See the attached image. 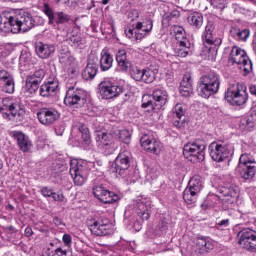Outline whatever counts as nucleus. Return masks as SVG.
<instances>
[{
    "instance_id": "nucleus-6",
    "label": "nucleus",
    "mask_w": 256,
    "mask_h": 256,
    "mask_svg": "<svg viewBox=\"0 0 256 256\" xmlns=\"http://www.w3.org/2000/svg\"><path fill=\"white\" fill-rule=\"evenodd\" d=\"M87 97H89L87 91L75 86H71L66 91L64 103L67 105V107H73V109H81L82 107H85V104L87 103Z\"/></svg>"
},
{
    "instance_id": "nucleus-32",
    "label": "nucleus",
    "mask_w": 256,
    "mask_h": 256,
    "mask_svg": "<svg viewBox=\"0 0 256 256\" xmlns=\"http://www.w3.org/2000/svg\"><path fill=\"white\" fill-rule=\"evenodd\" d=\"M173 113L175 117L174 125L175 127H183L185 125V105L176 104L173 108Z\"/></svg>"
},
{
    "instance_id": "nucleus-4",
    "label": "nucleus",
    "mask_w": 256,
    "mask_h": 256,
    "mask_svg": "<svg viewBox=\"0 0 256 256\" xmlns=\"http://www.w3.org/2000/svg\"><path fill=\"white\" fill-rule=\"evenodd\" d=\"M123 135H127V131H111V132H103V131H96L95 140L96 145L99 149L107 150V149H114L115 141H124Z\"/></svg>"
},
{
    "instance_id": "nucleus-23",
    "label": "nucleus",
    "mask_w": 256,
    "mask_h": 256,
    "mask_svg": "<svg viewBox=\"0 0 256 256\" xmlns=\"http://www.w3.org/2000/svg\"><path fill=\"white\" fill-rule=\"evenodd\" d=\"M99 58L96 55L91 54L88 57V63L84 71L82 72V78L85 81H91V79H95L97 75V71H99Z\"/></svg>"
},
{
    "instance_id": "nucleus-60",
    "label": "nucleus",
    "mask_w": 256,
    "mask_h": 256,
    "mask_svg": "<svg viewBox=\"0 0 256 256\" xmlns=\"http://www.w3.org/2000/svg\"><path fill=\"white\" fill-rule=\"evenodd\" d=\"M53 223H54V225L59 226V225H62L63 222L61 221V219L59 217H56L53 219Z\"/></svg>"
},
{
    "instance_id": "nucleus-19",
    "label": "nucleus",
    "mask_w": 256,
    "mask_h": 256,
    "mask_svg": "<svg viewBox=\"0 0 256 256\" xmlns=\"http://www.w3.org/2000/svg\"><path fill=\"white\" fill-rule=\"evenodd\" d=\"M93 195L98 201L105 204L115 203L119 199V196H117L115 192L105 189L103 184L95 185L93 187Z\"/></svg>"
},
{
    "instance_id": "nucleus-20",
    "label": "nucleus",
    "mask_w": 256,
    "mask_h": 256,
    "mask_svg": "<svg viewBox=\"0 0 256 256\" xmlns=\"http://www.w3.org/2000/svg\"><path fill=\"white\" fill-rule=\"evenodd\" d=\"M11 136L14 141H16L18 148L22 153H31L33 150V140H31L29 135L22 131H12Z\"/></svg>"
},
{
    "instance_id": "nucleus-62",
    "label": "nucleus",
    "mask_w": 256,
    "mask_h": 256,
    "mask_svg": "<svg viewBox=\"0 0 256 256\" xmlns=\"http://www.w3.org/2000/svg\"><path fill=\"white\" fill-rule=\"evenodd\" d=\"M43 256H55V252L48 250L43 254Z\"/></svg>"
},
{
    "instance_id": "nucleus-59",
    "label": "nucleus",
    "mask_w": 256,
    "mask_h": 256,
    "mask_svg": "<svg viewBox=\"0 0 256 256\" xmlns=\"http://www.w3.org/2000/svg\"><path fill=\"white\" fill-rule=\"evenodd\" d=\"M24 233H25L26 237H31V235H33V228L27 226V227L25 228Z\"/></svg>"
},
{
    "instance_id": "nucleus-44",
    "label": "nucleus",
    "mask_w": 256,
    "mask_h": 256,
    "mask_svg": "<svg viewBox=\"0 0 256 256\" xmlns=\"http://www.w3.org/2000/svg\"><path fill=\"white\" fill-rule=\"evenodd\" d=\"M79 131L81 132L84 144L86 147H89L91 145V134H89V128H87L85 125H82L79 126Z\"/></svg>"
},
{
    "instance_id": "nucleus-1",
    "label": "nucleus",
    "mask_w": 256,
    "mask_h": 256,
    "mask_svg": "<svg viewBox=\"0 0 256 256\" xmlns=\"http://www.w3.org/2000/svg\"><path fill=\"white\" fill-rule=\"evenodd\" d=\"M35 27L33 15L27 11L3 12L0 15V34L27 33Z\"/></svg>"
},
{
    "instance_id": "nucleus-46",
    "label": "nucleus",
    "mask_w": 256,
    "mask_h": 256,
    "mask_svg": "<svg viewBox=\"0 0 256 256\" xmlns=\"http://www.w3.org/2000/svg\"><path fill=\"white\" fill-rule=\"evenodd\" d=\"M147 107H151L152 110H153V107H155V102L151 100V95L149 94H145L142 97V108L147 109Z\"/></svg>"
},
{
    "instance_id": "nucleus-53",
    "label": "nucleus",
    "mask_w": 256,
    "mask_h": 256,
    "mask_svg": "<svg viewBox=\"0 0 256 256\" xmlns=\"http://www.w3.org/2000/svg\"><path fill=\"white\" fill-rule=\"evenodd\" d=\"M62 241L65 245V247H71V243L73 241V238L71 237L70 234H64L62 237Z\"/></svg>"
},
{
    "instance_id": "nucleus-9",
    "label": "nucleus",
    "mask_w": 256,
    "mask_h": 256,
    "mask_svg": "<svg viewBox=\"0 0 256 256\" xmlns=\"http://www.w3.org/2000/svg\"><path fill=\"white\" fill-rule=\"evenodd\" d=\"M131 159V152H120L110 167V173L114 177H125L127 170L131 167Z\"/></svg>"
},
{
    "instance_id": "nucleus-8",
    "label": "nucleus",
    "mask_w": 256,
    "mask_h": 256,
    "mask_svg": "<svg viewBox=\"0 0 256 256\" xmlns=\"http://www.w3.org/2000/svg\"><path fill=\"white\" fill-rule=\"evenodd\" d=\"M225 99L233 106L245 105L247 103V87L238 82L232 84L226 92Z\"/></svg>"
},
{
    "instance_id": "nucleus-48",
    "label": "nucleus",
    "mask_w": 256,
    "mask_h": 256,
    "mask_svg": "<svg viewBox=\"0 0 256 256\" xmlns=\"http://www.w3.org/2000/svg\"><path fill=\"white\" fill-rule=\"evenodd\" d=\"M179 91L182 97H191L193 95V86L179 87Z\"/></svg>"
},
{
    "instance_id": "nucleus-21",
    "label": "nucleus",
    "mask_w": 256,
    "mask_h": 256,
    "mask_svg": "<svg viewBox=\"0 0 256 256\" xmlns=\"http://www.w3.org/2000/svg\"><path fill=\"white\" fill-rule=\"evenodd\" d=\"M59 93V79L49 77L45 83L40 86L39 94L41 97H55Z\"/></svg>"
},
{
    "instance_id": "nucleus-26",
    "label": "nucleus",
    "mask_w": 256,
    "mask_h": 256,
    "mask_svg": "<svg viewBox=\"0 0 256 256\" xmlns=\"http://www.w3.org/2000/svg\"><path fill=\"white\" fill-rule=\"evenodd\" d=\"M152 97L154 100L153 111H159V109H163L165 105H167V101L169 99V95L167 94V91L163 88H156L152 92Z\"/></svg>"
},
{
    "instance_id": "nucleus-36",
    "label": "nucleus",
    "mask_w": 256,
    "mask_h": 256,
    "mask_svg": "<svg viewBox=\"0 0 256 256\" xmlns=\"http://www.w3.org/2000/svg\"><path fill=\"white\" fill-rule=\"evenodd\" d=\"M125 35L128 39H131V41H141L142 39H145L149 33L144 30L137 29V26H135L132 29L125 30Z\"/></svg>"
},
{
    "instance_id": "nucleus-47",
    "label": "nucleus",
    "mask_w": 256,
    "mask_h": 256,
    "mask_svg": "<svg viewBox=\"0 0 256 256\" xmlns=\"http://www.w3.org/2000/svg\"><path fill=\"white\" fill-rule=\"evenodd\" d=\"M144 70H141L139 67H136L134 68L132 71H131V77L132 79H134V81H143V73H144Z\"/></svg>"
},
{
    "instance_id": "nucleus-2",
    "label": "nucleus",
    "mask_w": 256,
    "mask_h": 256,
    "mask_svg": "<svg viewBox=\"0 0 256 256\" xmlns=\"http://www.w3.org/2000/svg\"><path fill=\"white\" fill-rule=\"evenodd\" d=\"M202 41L205 46L204 53L207 55L209 61H215V57H217V51H219V47H221L220 37H217L215 34V25L213 23H208L205 26V29L202 33Z\"/></svg>"
},
{
    "instance_id": "nucleus-52",
    "label": "nucleus",
    "mask_w": 256,
    "mask_h": 256,
    "mask_svg": "<svg viewBox=\"0 0 256 256\" xmlns=\"http://www.w3.org/2000/svg\"><path fill=\"white\" fill-rule=\"evenodd\" d=\"M40 193L43 195V197H52L53 190L46 186L41 188Z\"/></svg>"
},
{
    "instance_id": "nucleus-15",
    "label": "nucleus",
    "mask_w": 256,
    "mask_h": 256,
    "mask_svg": "<svg viewBox=\"0 0 256 256\" xmlns=\"http://www.w3.org/2000/svg\"><path fill=\"white\" fill-rule=\"evenodd\" d=\"M43 13L48 17L49 25H65L71 21V15L65 12H54L53 8L49 7V4L45 3L42 8Z\"/></svg>"
},
{
    "instance_id": "nucleus-14",
    "label": "nucleus",
    "mask_w": 256,
    "mask_h": 256,
    "mask_svg": "<svg viewBox=\"0 0 256 256\" xmlns=\"http://www.w3.org/2000/svg\"><path fill=\"white\" fill-rule=\"evenodd\" d=\"M45 79V70L37 69L34 73L27 76L25 80V90L29 95H35L41 86V82Z\"/></svg>"
},
{
    "instance_id": "nucleus-13",
    "label": "nucleus",
    "mask_w": 256,
    "mask_h": 256,
    "mask_svg": "<svg viewBox=\"0 0 256 256\" xmlns=\"http://www.w3.org/2000/svg\"><path fill=\"white\" fill-rule=\"evenodd\" d=\"M238 245L242 249L256 253V231L245 228L238 233Z\"/></svg>"
},
{
    "instance_id": "nucleus-42",
    "label": "nucleus",
    "mask_w": 256,
    "mask_h": 256,
    "mask_svg": "<svg viewBox=\"0 0 256 256\" xmlns=\"http://www.w3.org/2000/svg\"><path fill=\"white\" fill-rule=\"evenodd\" d=\"M174 33H175V39L178 41L177 43H183L186 41H189L187 39V35L185 34V29L181 26L174 27Z\"/></svg>"
},
{
    "instance_id": "nucleus-56",
    "label": "nucleus",
    "mask_w": 256,
    "mask_h": 256,
    "mask_svg": "<svg viewBox=\"0 0 256 256\" xmlns=\"http://www.w3.org/2000/svg\"><path fill=\"white\" fill-rule=\"evenodd\" d=\"M52 199H54L55 201H63V199H65V196H63L62 193H55L52 192Z\"/></svg>"
},
{
    "instance_id": "nucleus-11",
    "label": "nucleus",
    "mask_w": 256,
    "mask_h": 256,
    "mask_svg": "<svg viewBox=\"0 0 256 256\" xmlns=\"http://www.w3.org/2000/svg\"><path fill=\"white\" fill-rule=\"evenodd\" d=\"M205 144H201L200 142H192L184 145L183 155L186 159H190V161L201 163V161H205Z\"/></svg>"
},
{
    "instance_id": "nucleus-57",
    "label": "nucleus",
    "mask_w": 256,
    "mask_h": 256,
    "mask_svg": "<svg viewBox=\"0 0 256 256\" xmlns=\"http://www.w3.org/2000/svg\"><path fill=\"white\" fill-rule=\"evenodd\" d=\"M55 256H67V250H63V248L59 247L54 251Z\"/></svg>"
},
{
    "instance_id": "nucleus-40",
    "label": "nucleus",
    "mask_w": 256,
    "mask_h": 256,
    "mask_svg": "<svg viewBox=\"0 0 256 256\" xmlns=\"http://www.w3.org/2000/svg\"><path fill=\"white\" fill-rule=\"evenodd\" d=\"M230 35L233 39H236V41H247V39H249V29L241 30L239 28H232Z\"/></svg>"
},
{
    "instance_id": "nucleus-49",
    "label": "nucleus",
    "mask_w": 256,
    "mask_h": 256,
    "mask_svg": "<svg viewBox=\"0 0 256 256\" xmlns=\"http://www.w3.org/2000/svg\"><path fill=\"white\" fill-rule=\"evenodd\" d=\"M180 87H193V84L191 82V75L190 74H185L183 76V79L180 83Z\"/></svg>"
},
{
    "instance_id": "nucleus-41",
    "label": "nucleus",
    "mask_w": 256,
    "mask_h": 256,
    "mask_svg": "<svg viewBox=\"0 0 256 256\" xmlns=\"http://www.w3.org/2000/svg\"><path fill=\"white\" fill-rule=\"evenodd\" d=\"M245 166L256 167L255 157H253L249 153L241 154L239 158L238 167H245Z\"/></svg>"
},
{
    "instance_id": "nucleus-18",
    "label": "nucleus",
    "mask_w": 256,
    "mask_h": 256,
    "mask_svg": "<svg viewBox=\"0 0 256 256\" xmlns=\"http://www.w3.org/2000/svg\"><path fill=\"white\" fill-rule=\"evenodd\" d=\"M36 115L39 123L45 127H51L59 120V112L53 108H41Z\"/></svg>"
},
{
    "instance_id": "nucleus-54",
    "label": "nucleus",
    "mask_w": 256,
    "mask_h": 256,
    "mask_svg": "<svg viewBox=\"0 0 256 256\" xmlns=\"http://www.w3.org/2000/svg\"><path fill=\"white\" fill-rule=\"evenodd\" d=\"M157 229L161 233H165V231H167V229H168L167 222L165 220H160L157 225Z\"/></svg>"
},
{
    "instance_id": "nucleus-31",
    "label": "nucleus",
    "mask_w": 256,
    "mask_h": 256,
    "mask_svg": "<svg viewBox=\"0 0 256 256\" xmlns=\"http://www.w3.org/2000/svg\"><path fill=\"white\" fill-rule=\"evenodd\" d=\"M99 65L101 71H109L113 67V55L109 53L108 49H103L100 53Z\"/></svg>"
},
{
    "instance_id": "nucleus-5",
    "label": "nucleus",
    "mask_w": 256,
    "mask_h": 256,
    "mask_svg": "<svg viewBox=\"0 0 256 256\" xmlns=\"http://www.w3.org/2000/svg\"><path fill=\"white\" fill-rule=\"evenodd\" d=\"M229 63L232 65H238L241 71H244V75H249L253 71V63L247 52L239 46H233L228 58Z\"/></svg>"
},
{
    "instance_id": "nucleus-39",
    "label": "nucleus",
    "mask_w": 256,
    "mask_h": 256,
    "mask_svg": "<svg viewBox=\"0 0 256 256\" xmlns=\"http://www.w3.org/2000/svg\"><path fill=\"white\" fill-rule=\"evenodd\" d=\"M138 215H140L143 221H148L151 217V205L145 204V202L140 201L137 203Z\"/></svg>"
},
{
    "instance_id": "nucleus-12",
    "label": "nucleus",
    "mask_w": 256,
    "mask_h": 256,
    "mask_svg": "<svg viewBox=\"0 0 256 256\" xmlns=\"http://www.w3.org/2000/svg\"><path fill=\"white\" fill-rule=\"evenodd\" d=\"M231 149L232 146L230 144L218 142H212L208 148L211 159L216 163H223L225 159H228L229 155H231Z\"/></svg>"
},
{
    "instance_id": "nucleus-25",
    "label": "nucleus",
    "mask_w": 256,
    "mask_h": 256,
    "mask_svg": "<svg viewBox=\"0 0 256 256\" xmlns=\"http://www.w3.org/2000/svg\"><path fill=\"white\" fill-rule=\"evenodd\" d=\"M88 227L93 235H98L99 237H101L109 233V230L111 229V224L107 220H92Z\"/></svg>"
},
{
    "instance_id": "nucleus-10",
    "label": "nucleus",
    "mask_w": 256,
    "mask_h": 256,
    "mask_svg": "<svg viewBox=\"0 0 256 256\" xmlns=\"http://www.w3.org/2000/svg\"><path fill=\"white\" fill-rule=\"evenodd\" d=\"M203 189V180L201 176H193L188 187L183 192V199L187 205H195L197 203V197L201 190Z\"/></svg>"
},
{
    "instance_id": "nucleus-28",
    "label": "nucleus",
    "mask_w": 256,
    "mask_h": 256,
    "mask_svg": "<svg viewBox=\"0 0 256 256\" xmlns=\"http://www.w3.org/2000/svg\"><path fill=\"white\" fill-rule=\"evenodd\" d=\"M116 61L118 63V69L122 73H127L131 69V61L127 56V50L120 49L116 52Z\"/></svg>"
},
{
    "instance_id": "nucleus-27",
    "label": "nucleus",
    "mask_w": 256,
    "mask_h": 256,
    "mask_svg": "<svg viewBox=\"0 0 256 256\" xmlns=\"http://www.w3.org/2000/svg\"><path fill=\"white\" fill-rule=\"evenodd\" d=\"M0 81H2V90L4 93H15V78L7 70H0Z\"/></svg>"
},
{
    "instance_id": "nucleus-61",
    "label": "nucleus",
    "mask_w": 256,
    "mask_h": 256,
    "mask_svg": "<svg viewBox=\"0 0 256 256\" xmlns=\"http://www.w3.org/2000/svg\"><path fill=\"white\" fill-rule=\"evenodd\" d=\"M250 93L251 95H255L256 96V85H251L249 87Z\"/></svg>"
},
{
    "instance_id": "nucleus-29",
    "label": "nucleus",
    "mask_w": 256,
    "mask_h": 256,
    "mask_svg": "<svg viewBox=\"0 0 256 256\" xmlns=\"http://www.w3.org/2000/svg\"><path fill=\"white\" fill-rule=\"evenodd\" d=\"M3 105L10 111L9 118L13 121H23V110L20 112L17 111V105L16 103H13V101L9 100V98H6L3 100Z\"/></svg>"
},
{
    "instance_id": "nucleus-64",
    "label": "nucleus",
    "mask_w": 256,
    "mask_h": 256,
    "mask_svg": "<svg viewBox=\"0 0 256 256\" xmlns=\"http://www.w3.org/2000/svg\"><path fill=\"white\" fill-rule=\"evenodd\" d=\"M132 15H135L136 18H139V11L133 10V11H132Z\"/></svg>"
},
{
    "instance_id": "nucleus-45",
    "label": "nucleus",
    "mask_w": 256,
    "mask_h": 256,
    "mask_svg": "<svg viewBox=\"0 0 256 256\" xmlns=\"http://www.w3.org/2000/svg\"><path fill=\"white\" fill-rule=\"evenodd\" d=\"M142 81L144 83H153L155 81V72L151 69H144Z\"/></svg>"
},
{
    "instance_id": "nucleus-58",
    "label": "nucleus",
    "mask_w": 256,
    "mask_h": 256,
    "mask_svg": "<svg viewBox=\"0 0 256 256\" xmlns=\"http://www.w3.org/2000/svg\"><path fill=\"white\" fill-rule=\"evenodd\" d=\"M217 225L218 227H229V219L221 220Z\"/></svg>"
},
{
    "instance_id": "nucleus-43",
    "label": "nucleus",
    "mask_w": 256,
    "mask_h": 256,
    "mask_svg": "<svg viewBox=\"0 0 256 256\" xmlns=\"http://www.w3.org/2000/svg\"><path fill=\"white\" fill-rule=\"evenodd\" d=\"M135 27L149 34L150 31H153V20L148 19L145 22H137Z\"/></svg>"
},
{
    "instance_id": "nucleus-35",
    "label": "nucleus",
    "mask_w": 256,
    "mask_h": 256,
    "mask_svg": "<svg viewBox=\"0 0 256 256\" xmlns=\"http://www.w3.org/2000/svg\"><path fill=\"white\" fill-rule=\"evenodd\" d=\"M66 41L68 45L71 47H75L76 49H83V38H81V34L79 32L72 31L67 34Z\"/></svg>"
},
{
    "instance_id": "nucleus-50",
    "label": "nucleus",
    "mask_w": 256,
    "mask_h": 256,
    "mask_svg": "<svg viewBox=\"0 0 256 256\" xmlns=\"http://www.w3.org/2000/svg\"><path fill=\"white\" fill-rule=\"evenodd\" d=\"M221 193H223L224 197H235L237 192L233 188H222Z\"/></svg>"
},
{
    "instance_id": "nucleus-34",
    "label": "nucleus",
    "mask_w": 256,
    "mask_h": 256,
    "mask_svg": "<svg viewBox=\"0 0 256 256\" xmlns=\"http://www.w3.org/2000/svg\"><path fill=\"white\" fill-rule=\"evenodd\" d=\"M191 53V42L185 40L184 42L177 43L174 48V55L176 57H187Z\"/></svg>"
},
{
    "instance_id": "nucleus-38",
    "label": "nucleus",
    "mask_w": 256,
    "mask_h": 256,
    "mask_svg": "<svg viewBox=\"0 0 256 256\" xmlns=\"http://www.w3.org/2000/svg\"><path fill=\"white\" fill-rule=\"evenodd\" d=\"M188 23L194 29H201L203 27V14L199 12H193L188 16Z\"/></svg>"
},
{
    "instance_id": "nucleus-3",
    "label": "nucleus",
    "mask_w": 256,
    "mask_h": 256,
    "mask_svg": "<svg viewBox=\"0 0 256 256\" xmlns=\"http://www.w3.org/2000/svg\"><path fill=\"white\" fill-rule=\"evenodd\" d=\"M198 91L201 97L209 99L211 95H215L219 91L221 85V76L215 72H210L200 78Z\"/></svg>"
},
{
    "instance_id": "nucleus-55",
    "label": "nucleus",
    "mask_w": 256,
    "mask_h": 256,
    "mask_svg": "<svg viewBox=\"0 0 256 256\" xmlns=\"http://www.w3.org/2000/svg\"><path fill=\"white\" fill-rule=\"evenodd\" d=\"M210 3L215 9H223L225 7V4H223V0H211Z\"/></svg>"
},
{
    "instance_id": "nucleus-30",
    "label": "nucleus",
    "mask_w": 256,
    "mask_h": 256,
    "mask_svg": "<svg viewBox=\"0 0 256 256\" xmlns=\"http://www.w3.org/2000/svg\"><path fill=\"white\" fill-rule=\"evenodd\" d=\"M215 245L213 242L209 240L207 237H198L196 239V249L200 255H205L209 253V251H213Z\"/></svg>"
},
{
    "instance_id": "nucleus-63",
    "label": "nucleus",
    "mask_w": 256,
    "mask_h": 256,
    "mask_svg": "<svg viewBox=\"0 0 256 256\" xmlns=\"http://www.w3.org/2000/svg\"><path fill=\"white\" fill-rule=\"evenodd\" d=\"M252 45H253V51L256 54V33L254 35V39H253Z\"/></svg>"
},
{
    "instance_id": "nucleus-24",
    "label": "nucleus",
    "mask_w": 256,
    "mask_h": 256,
    "mask_svg": "<svg viewBox=\"0 0 256 256\" xmlns=\"http://www.w3.org/2000/svg\"><path fill=\"white\" fill-rule=\"evenodd\" d=\"M35 53L39 59H49L55 53L53 44L37 41L34 43Z\"/></svg>"
},
{
    "instance_id": "nucleus-17",
    "label": "nucleus",
    "mask_w": 256,
    "mask_h": 256,
    "mask_svg": "<svg viewBox=\"0 0 256 256\" xmlns=\"http://www.w3.org/2000/svg\"><path fill=\"white\" fill-rule=\"evenodd\" d=\"M59 61L72 79L79 75L77 61H75V57L71 55L70 51L66 50L65 52H61L59 55Z\"/></svg>"
},
{
    "instance_id": "nucleus-37",
    "label": "nucleus",
    "mask_w": 256,
    "mask_h": 256,
    "mask_svg": "<svg viewBox=\"0 0 256 256\" xmlns=\"http://www.w3.org/2000/svg\"><path fill=\"white\" fill-rule=\"evenodd\" d=\"M236 171L242 179H253L256 173V166H237Z\"/></svg>"
},
{
    "instance_id": "nucleus-33",
    "label": "nucleus",
    "mask_w": 256,
    "mask_h": 256,
    "mask_svg": "<svg viewBox=\"0 0 256 256\" xmlns=\"http://www.w3.org/2000/svg\"><path fill=\"white\" fill-rule=\"evenodd\" d=\"M242 125H245L248 131L256 129V105L252 106L249 115L241 120Z\"/></svg>"
},
{
    "instance_id": "nucleus-22",
    "label": "nucleus",
    "mask_w": 256,
    "mask_h": 256,
    "mask_svg": "<svg viewBox=\"0 0 256 256\" xmlns=\"http://www.w3.org/2000/svg\"><path fill=\"white\" fill-rule=\"evenodd\" d=\"M140 143L145 151H148V153H154L155 155H159L163 149V144L149 134H144L140 139Z\"/></svg>"
},
{
    "instance_id": "nucleus-7",
    "label": "nucleus",
    "mask_w": 256,
    "mask_h": 256,
    "mask_svg": "<svg viewBox=\"0 0 256 256\" xmlns=\"http://www.w3.org/2000/svg\"><path fill=\"white\" fill-rule=\"evenodd\" d=\"M89 162L85 160H70V175L74 185L81 187L89 175Z\"/></svg>"
},
{
    "instance_id": "nucleus-51",
    "label": "nucleus",
    "mask_w": 256,
    "mask_h": 256,
    "mask_svg": "<svg viewBox=\"0 0 256 256\" xmlns=\"http://www.w3.org/2000/svg\"><path fill=\"white\" fill-rule=\"evenodd\" d=\"M53 167L56 173H63V171H67V164L65 163H56L53 164Z\"/></svg>"
},
{
    "instance_id": "nucleus-16",
    "label": "nucleus",
    "mask_w": 256,
    "mask_h": 256,
    "mask_svg": "<svg viewBox=\"0 0 256 256\" xmlns=\"http://www.w3.org/2000/svg\"><path fill=\"white\" fill-rule=\"evenodd\" d=\"M99 91L102 99H113L123 93V86L112 81H103L99 84Z\"/></svg>"
}]
</instances>
